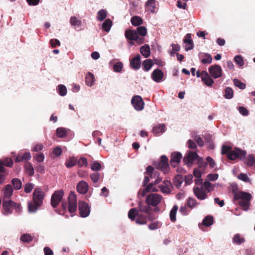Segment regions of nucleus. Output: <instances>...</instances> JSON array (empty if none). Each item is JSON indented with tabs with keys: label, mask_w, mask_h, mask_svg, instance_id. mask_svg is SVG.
I'll list each match as a JSON object with an SVG mask.
<instances>
[{
	"label": "nucleus",
	"mask_w": 255,
	"mask_h": 255,
	"mask_svg": "<svg viewBox=\"0 0 255 255\" xmlns=\"http://www.w3.org/2000/svg\"><path fill=\"white\" fill-rule=\"evenodd\" d=\"M232 192L234 194V200H240L239 204L241 206L244 211L249 210L252 199V195L250 193L238 191L237 187H233Z\"/></svg>",
	"instance_id": "1"
},
{
	"label": "nucleus",
	"mask_w": 255,
	"mask_h": 255,
	"mask_svg": "<svg viewBox=\"0 0 255 255\" xmlns=\"http://www.w3.org/2000/svg\"><path fill=\"white\" fill-rule=\"evenodd\" d=\"M44 193L40 188H36L33 193L32 201L28 202V211L30 213H35L43 204L44 198Z\"/></svg>",
	"instance_id": "2"
},
{
	"label": "nucleus",
	"mask_w": 255,
	"mask_h": 255,
	"mask_svg": "<svg viewBox=\"0 0 255 255\" xmlns=\"http://www.w3.org/2000/svg\"><path fill=\"white\" fill-rule=\"evenodd\" d=\"M221 153L222 154H227L228 158L230 160L244 159L246 156V152L238 148L232 149L230 146L223 145L222 148Z\"/></svg>",
	"instance_id": "3"
},
{
	"label": "nucleus",
	"mask_w": 255,
	"mask_h": 255,
	"mask_svg": "<svg viewBox=\"0 0 255 255\" xmlns=\"http://www.w3.org/2000/svg\"><path fill=\"white\" fill-rule=\"evenodd\" d=\"M62 207L64 210H67L71 213H74L77 210V198L76 194L71 192L68 197V206L66 202H62Z\"/></svg>",
	"instance_id": "4"
},
{
	"label": "nucleus",
	"mask_w": 255,
	"mask_h": 255,
	"mask_svg": "<svg viewBox=\"0 0 255 255\" xmlns=\"http://www.w3.org/2000/svg\"><path fill=\"white\" fill-rule=\"evenodd\" d=\"M2 206L4 211L3 214L4 215L11 214L12 213V208L15 209L19 208L18 204L11 200L3 199Z\"/></svg>",
	"instance_id": "5"
},
{
	"label": "nucleus",
	"mask_w": 255,
	"mask_h": 255,
	"mask_svg": "<svg viewBox=\"0 0 255 255\" xmlns=\"http://www.w3.org/2000/svg\"><path fill=\"white\" fill-rule=\"evenodd\" d=\"M162 200V197L157 193H151L147 196L145 202L148 205L155 207L158 205Z\"/></svg>",
	"instance_id": "6"
},
{
	"label": "nucleus",
	"mask_w": 255,
	"mask_h": 255,
	"mask_svg": "<svg viewBox=\"0 0 255 255\" xmlns=\"http://www.w3.org/2000/svg\"><path fill=\"white\" fill-rule=\"evenodd\" d=\"M198 157L196 152L188 151L185 154L183 161L188 167H190Z\"/></svg>",
	"instance_id": "7"
},
{
	"label": "nucleus",
	"mask_w": 255,
	"mask_h": 255,
	"mask_svg": "<svg viewBox=\"0 0 255 255\" xmlns=\"http://www.w3.org/2000/svg\"><path fill=\"white\" fill-rule=\"evenodd\" d=\"M64 192L62 190L55 191L52 195L51 204L52 207L55 208L62 201Z\"/></svg>",
	"instance_id": "8"
},
{
	"label": "nucleus",
	"mask_w": 255,
	"mask_h": 255,
	"mask_svg": "<svg viewBox=\"0 0 255 255\" xmlns=\"http://www.w3.org/2000/svg\"><path fill=\"white\" fill-rule=\"evenodd\" d=\"M131 103L134 109L137 111H140L144 108V103L139 96H134L132 97Z\"/></svg>",
	"instance_id": "9"
},
{
	"label": "nucleus",
	"mask_w": 255,
	"mask_h": 255,
	"mask_svg": "<svg viewBox=\"0 0 255 255\" xmlns=\"http://www.w3.org/2000/svg\"><path fill=\"white\" fill-rule=\"evenodd\" d=\"M78 208L81 217L85 218L89 215L90 213V208L86 202L80 201L79 202Z\"/></svg>",
	"instance_id": "10"
},
{
	"label": "nucleus",
	"mask_w": 255,
	"mask_h": 255,
	"mask_svg": "<svg viewBox=\"0 0 255 255\" xmlns=\"http://www.w3.org/2000/svg\"><path fill=\"white\" fill-rule=\"evenodd\" d=\"M222 70L221 67L218 65H214L210 66L209 68V73L211 76L217 79L222 76Z\"/></svg>",
	"instance_id": "11"
},
{
	"label": "nucleus",
	"mask_w": 255,
	"mask_h": 255,
	"mask_svg": "<svg viewBox=\"0 0 255 255\" xmlns=\"http://www.w3.org/2000/svg\"><path fill=\"white\" fill-rule=\"evenodd\" d=\"M163 72L158 69L154 70L151 75V79L156 83L161 82L163 81Z\"/></svg>",
	"instance_id": "12"
},
{
	"label": "nucleus",
	"mask_w": 255,
	"mask_h": 255,
	"mask_svg": "<svg viewBox=\"0 0 255 255\" xmlns=\"http://www.w3.org/2000/svg\"><path fill=\"white\" fill-rule=\"evenodd\" d=\"M193 192L196 197L200 200H205L207 197V193L204 191L202 186L201 187H195L193 188Z\"/></svg>",
	"instance_id": "13"
},
{
	"label": "nucleus",
	"mask_w": 255,
	"mask_h": 255,
	"mask_svg": "<svg viewBox=\"0 0 255 255\" xmlns=\"http://www.w3.org/2000/svg\"><path fill=\"white\" fill-rule=\"evenodd\" d=\"M182 154L180 152H174L171 155L170 165L173 167H176L179 163Z\"/></svg>",
	"instance_id": "14"
},
{
	"label": "nucleus",
	"mask_w": 255,
	"mask_h": 255,
	"mask_svg": "<svg viewBox=\"0 0 255 255\" xmlns=\"http://www.w3.org/2000/svg\"><path fill=\"white\" fill-rule=\"evenodd\" d=\"M140 58V55L137 54L130 60V66L132 68L135 70L140 68L141 65Z\"/></svg>",
	"instance_id": "15"
},
{
	"label": "nucleus",
	"mask_w": 255,
	"mask_h": 255,
	"mask_svg": "<svg viewBox=\"0 0 255 255\" xmlns=\"http://www.w3.org/2000/svg\"><path fill=\"white\" fill-rule=\"evenodd\" d=\"M158 187L162 193L169 194L171 192L170 188L172 187V185L170 181L165 180L163 181L162 184L160 185Z\"/></svg>",
	"instance_id": "16"
},
{
	"label": "nucleus",
	"mask_w": 255,
	"mask_h": 255,
	"mask_svg": "<svg viewBox=\"0 0 255 255\" xmlns=\"http://www.w3.org/2000/svg\"><path fill=\"white\" fill-rule=\"evenodd\" d=\"M3 199L10 200V198L13 194V188L10 184H7L2 190Z\"/></svg>",
	"instance_id": "17"
},
{
	"label": "nucleus",
	"mask_w": 255,
	"mask_h": 255,
	"mask_svg": "<svg viewBox=\"0 0 255 255\" xmlns=\"http://www.w3.org/2000/svg\"><path fill=\"white\" fill-rule=\"evenodd\" d=\"M88 189V185L87 183L84 181H80L77 185V191L82 194H84L87 193Z\"/></svg>",
	"instance_id": "18"
},
{
	"label": "nucleus",
	"mask_w": 255,
	"mask_h": 255,
	"mask_svg": "<svg viewBox=\"0 0 255 255\" xmlns=\"http://www.w3.org/2000/svg\"><path fill=\"white\" fill-rule=\"evenodd\" d=\"M184 42L187 44L185 45V50L188 51L192 49L194 47V44L191 39V34L187 33L186 35L185 38L184 40Z\"/></svg>",
	"instance_id": "19"
},
{
	"label": "nucleus",
	"mask_w": 255,
	"mask_h": 255,
	"mask_svg": "<svg viewBox=\"0 0 255 255\" xmlns=\"http://www.w3.org/2000/svg\"><path fill=\"white\" fill-rule=\"evenodd\" d=\"M137 33L135 30L128 29L125 32V36L130 40H135L137 38Z\"/></svg>",
	"instance_id": "20"
},
{
	"label": "nucleus",
	"mask_w": 255,
	"mask_h": 255,
	"mask_svg": "<svg viewBox=\"0 0 255 255\" xmlns=\"http://www.w3.org/2000/svg\"><path fill=\"white\" fill-rule=\"evenodd\" d=\"M86 84L87 86L91 87L93 85L95 79L94 75L90 72H88L86 75Z\"/></svg>",
	"instance_id": "21"
},
{
	"label": "nucleus",
	"mask_w": 255,
	"mask_h": 255,
	"mask_svg": "<svg viewBox=\"0 0 255 255\" xmlns=\"http://www.w3.org/2000/svg\"><path fill=\"white\" fill-rule=\"evenodd\" d=\"M165 129L166 127L164 124H159L153 127L152 131L154 134H157L164 132Z\"/></svg>",
	"instance_id": "22"
},
{
	"label": "nucleus",
	"mask_w": 255,
	"mask_h": 255,
	"mask_svg": "<svg viewBox=\"0 0 255 255\" xmlns=\"http://www.w3.org/2000/svg\"><path fill=\"white\" fill-rule=\"evenodd\" d=\"M138 210L141 212L148 214L151 211V208L148 205H144L141 203H139L138 205Z\"/></svg>",
	"instance_id": "23"
},
{
	"label": "nucleus",
	"mask_w": 255,
	"mask_h": 255,
	"mask_svg": "<svg viewBox=\"0 0 255 255\" xmlns=\"http://www.w3.org/2000/svg\"><path fill=\"white\" fill-rule=\"evenodd\" d=\"M199 57L201 59V62L203 64H210L212 61V58L211 56L208 53H202L199 55Z\"/></svg>",
	"instance_id": "24"
},
{
	"label": "nucleus",
	"mask_w": 255,
	"mask_h": 255,
	"mask_svg": "<svg viewBox=\"0 0 255 255\" xmlns=\"http://www.w3.org/2000/svg\"><path fill=\"white\" fill-rule=\"evenodd\" d=\"M140 52L145 58L148 57L150 54V48L148 45L144 44L140 48Z\"/></svg>",
	"instance_id": "25"
},
{
	"label": "nucleus",
	"mask_w": 255,
	"mask_h": 255,
	"mask_svg": "<svg viewBox=\"0 0 255 255\" xmlns=\"http://www.w3.org/2000/svg\"><path fill=\"white\" fill-rule=\"evenodd\" d=\"M112 24V21L110 19H106L102 24V27L103 30L106 32L110 31Z\"/></svg>",
	"instance_id": "26"
},
{
	"label": "nucleus",
	"mask_w": 255,
	"mask_h": 255,
	"mask_svg": "<svg viewBox=\"0 0 255 255\" xmlns=\"http://www.w3.org/2000/svg\"><path fill=\"white\" fill-rule=\"evenodd\" d=\"M11 184L13 185V189L16 190H19L22 187V182L21 181L17 178H14L11 180Z\"/></svg>",
	"instance_id": "27"
},
{
	"label": "nucleus",
	"mask_w": 255,
	"mask_h": 255,
	"mask_svg": "<svg viewBox=\"0 0 255 255\" xmlns=\"http://www.w3.org/2000/svg\"><path fill=\"white\" fill-rule=\"evenodd\" d=\"M178 209V206L177 205H174L170 211V219L172 222H175L176 220V215Z\"/></svg>",
	"instance_id": "28"
},
{
	"label": "nucleus",
	"mask_w": 255,
	"mask_h": 255,
	"mask_svg": "<svg viewBox=\"0 0 255 255\" xmlns=\"http://www.w3.org/2000/svg\"><path fill=\"white\" fill-rule=\"evenodd\" d=\"M107 16V11L105 9H101L97 12V19L99 21L104 20Z\"/></svg>",
	"instance_id": "29"
},
{
	"label": "nucleus",
	"mask_w": 255,
	"mask_h": 255,
	"mask_svg": "<svg viewBox=\"0 0 255 255\" xmlns=\"http://www.w3.org/2000/svg\"><path fill=\"white\" fill-rule=\"evenodd\" d=\"M130 22L135 26L140 25L143 23L142 19L138 16H134L131 18Z\"/></svg>",
	"instance_id": "30"
},
{
	"label": "nucleus",
	"mask_w": 255,
	"mask_h": 255,
	"mask_svg": "<svg viewBox=\"0 0 255 255\" xmlns=\"http://www.w3.org/2000/svg\"><path fill=\"white\" fill-rule=\"evenodd\" d=\"M147 9L151 12L153 13L155 12V0H148L145 4Z\"/></svg>",
	"instance_id": "31"
},
{
	"label": "nucleus",
	"mask_w": 255,
	"mask_h": 255,
	"mask_svg": "<svg viewBox=\"0 0 255 255\" xmlns=\"http://www.w3.org/2000/svg\"><path fill=\"white\" fill-rule=\"evenodd\" d=\"M56 133L58 137L63 138L66 135L67 130L64 128H58L56 130Z\"/></svg>",
	"instance_id": "32"
},
{
	"label": "nucleus",
	"mask_w": 255,
	"mask_h": 255,
	"mask_svg": "<svg viewBox=\"0 0 255 255\" xmlns=\"http://www.w3.org/2000/svg\"><path fill=\"white\" fill-rule=\"evenodd\" d=\"M77 162V160L75 157H70L65 162V165L66 167L70 168L75 166Z\"/></svg>",
	"instance_id": "33"
},
{
	"label": "nucleus",
	"mask_w": 255,
	"mask_h": 255,
	"mask_svg": "<svg viewBox=\"0 0 255 255\" xmlns=\"http://www.w3.org/2000/svg\"><path fill=\"white\" fill-rule=\"evenodd\" d=\"M245 241L244 238L241 237L239 234L235 235L233 238V242L238 245H241L244 243Z\"/></svg>",
	"instance_id": "34"
},
{
	"label": "nucleus",
	"mask_w": 255,
	"mask_h": 255,
	"mask_svg": "<svg viewBox=\"0 0 255 255\" xmlns=\"http://www.w3.org/2000/svg\"><path fill=\"white\" fill-rule=\"evenodd\" d=\"M153 63L151 60L150 59H147L144 60L143 62V70L145 71H149L151 68L152 67Z\"/></svg>",
	"instance_id": "35"
},
{
	"label": "nucleus",
	"mask_w": 255,
	"mask_h": 255,
	"mask_svg": "<svg viewBox=\"0 0 255 255\" xmlns=\"http://www.w3.org/2000/svg\"><path fill=\"white\" fill-rule=\"evenodd\" d=\"M138 210L136 208H131L128 212V217L131 220L134 221L135 217L138 215Z\"/></svg>",
	"instance_id": "36"
},
{
	"label": "nucleus",
	"mask_w": 255,
	"mask_h": 255,
	"mask_svg": "<svg viewBox=\"0 0 255 255\" xmlns=\"http://www.w3.org/2000/svg\"><path fill=\"white\" fill-rule=\"evenodd\" d=\"M137 216V217L135 220V222L137 224L142 225L146 222V216L139 214V212H138Z\"/></svg>",
	"instance_id": "37"
},
{
	"label": "nucleus",
	"mask_w": 255,
	"mask_h": 255,
	"mask_svg": "<svg viewBox=\"0 0 255 255\" xmlns=\"http://www.w3.org/2000/svg\"><path fill=\"white\" fill-rule=\"evenodd\" d=\"M203 224L207 227H209L213 224V218L211 216H206L203 220Z\"/></svg>",
	"instance_id": "38"
},
{
	"label": "nucleus",
	"mask_w": 255,
	"mask_h": 255,
	"mask_svg": "<svg viewBox=\"0 0 255 255\" xmlns=\"http://www.w3.org/2000/svg\"><path fill=\"white\" fill-rule=\"evenodd\" d=\"M70 24L74 26H80L81 25V21L79 20L76 17L72 16L70 19Z\"/></svg>",
	"instance_id": "39"
},
{
	"label": "nucleus",
	"mask_w": 255,
	"mask_h": 255,
	"mask_svg": "<svg viewBox=\"0 0 255 255\" xmlns=\"http://www.w3.org/2000/svg\"><path fill=\"white\" fill-rule=\"evenodd\" d=\"M224 97L226 99H230L233 97V91L230 87H227L225 90Z\"/></svg>",
	"instance_id": "40"
},
{
	"label": "nucleus",
	"mask_w": 255,
	"mask_h": 255,
	"mask_svg": "<svg viewBox=\"0 0 255 255\" xmlns=\"http://www.w3.org/2000/svg\"><path fill=\"white\" fill-rule=\"evenodd\" d=\"M157 168L160 169L165 174L167 173L169 170V167L168 163H159Z\"/></svg>",
	"instance_id": "41"
},
{
	"label": "nucleus",
	"mask_w": 255,
	"mask_h": 255,
	"mask_svg": "<svg viewBox=\"0 0 255 255\" xmlns=\"http://www.w3.org/2000/svg\"><path fill=\"white\" fill-rule=\"evenodd\" d=\"M58 90L59 94L61 96H65L67 92V88L64 85H58Z\"/></svg>",
	"instance_id": "42"
},
{
	"label": "nucleus",
	"mask_w": 255,
	"mask_h": 255,
	"mask_svg": "<svg viewBox=\"0 0 255 255\" xmlns=\"http://www.w3.org/2000/svg\"><path fill=\"white\" fill-rule=\"evenodd\" d=\"M123 68V64L121 62H118L113 65V70L115 72L120 73Z\"/></svg>",
	"instance_id": "43"
},
{
	"label": "nucleus",
	"mask_w": 255,
	"mask_h": 255,
	"mask_svg": "<svg viewBox=\"0 0 255 255\" xmlns=\"http://www.w3.org/2000/svg\"><path fill=\"white\" fill-rule=\"evenodd\" d=\"M199 204V203H197L195 199L192 198H189L187 202V206L190 208L195 207L197 205Z\"/></svg>",
	"instance_id": "44"
},
{
	"label": "nucleus",
	"mask_w": 255,
	"mask_h": 255,
	"mask_svg": "<svg viewBox=\"0 0 255 255\" xmlns=\"http://www.w3.org/2000/svg\"><path fill=\"white\" fill-rule=\"evenodd\" d=\"M245 163L248 166H252L255 164V159L252 155H249L246 159Z\"/></svg>",
	"instance_id": "45"
},
{
	"label": "nucleus",
	"mask_w": 255,
	"mask_h": 255,
	"mask_svg": "<svg viewBox=\"0 0 255 255\" xmlns=\"http://www.w3.org/2000/svg\"><path fill=\"white\" fill-rule=\"evenodd\" d=\"M136 31L137 34H139L141 36H145L147 33L146 28L144 26L138 27Z\"/></svg>",
	"instance_id": "46"
},
{
	"label": "nucleus",
	"mask_w": 255,
	"mask_h": 255,
	"mask_svg": "<svg viewBox=\"0 0 255 255\" xmlns=\"http://www.w3.org/2000/svg\"><path fill=\"white\" fill-rule=\"evenodd\" d=\"M233 82L234 85L236 87H238L240 89L243 90L246 88V84L245 83L241 82V81L238 79H234Z\"/></svg>",
	"instance_id": "47"
},
{
	"label": "nucleus",
	"mask_w": 255,
	"mask_h": 255,
	"mask_svg": "<svg viewBox=\"0 0 255 255\" xmlns=\"http://www.w3.org/2000/svg\"><path fill=\"white\" fill-rule=\"evenodd\" d=\"M202 81L204 82L206 86L209 87L212 86L214 82L213 79L211 77V76L207 78H202Z\"/></svg>",
	"instance_id": "48"
},
{
	"label": "nucleus",
	"mask_w": 255,
	"mask_h": 255,
	"mask_svg": "<svg viewBox=\"0 0 255 255\" xmlns=\"http://www.w3.org/2000/svg\"><path fill=\"white\" fill-rule=\"evenodd\" d=\"M91 168L93 171H99L101 168V165L98 161H94L91 164Z\"/></svg>",
	"instance_id": "49"
},
{
	"label": "nucleus",
	"mask_w": 255,
	"mask_h": 255,
	"mask_svg": "<svg viewBox=\"0 0 255 255\" xmlns=\"http://www.w3.org/2000/svg\"><path fill=\"white\" fill-rule=\"evenodd\" d=\"M34 184L32 183H26L24 187V192L26 193H30L34 188Z\"/></svg>",
	"instance_id": "50"
},
{
	"label": "nucleus",
	"mask_w": 255,
	"mask_h": 255,
	"mask_svg": "<svg viewBox=\"0 0 255 255\" xmlns=\"http://www.w3.org/2000/svg\"><path fill=\"white\" fill-rule=\"evenodd\" d=\"M26 170L27 174L29 176H31L33 175L34 173V170L31 163H29L28 165L26 166Z\"/></svg>",
	"instance_id": "51"
},
{
	"label": "nucleus",
	"mask_w": 255,
	"mask_h": 255,
	"mask_svg": "<svg viewBox=\"0 0 255 255\" xmlns=\"http://www.w3.org/2000/svg\"><path fill=\"white\" fill-rule=\"evenodd\" d=\"M153 177L157 178L154 182H153L154 185L161 182L162 179V178L159 176V173L157 171L154 172Z\"/></svg>",
	"instance_id": "52"
},
{
	"label": "nucleus",
	"mask_w": 255,
	"mask_h": 255,
	"mask_svg": "<svg viewBox=\"0 0 255 255\" xmlns=\"http://www.w3.org/2000/svg\"><path fill=\"white\" fill-rule=\"evenodd\" d=\"M172 49L169 51L171 56H173L175 54V52L179 51L180 49V46L178 44H172L171 45Z\"/></svg>",
	"instance_id": "53"
},
{
	"label": "nucleus",
	"mask_w": 255,
	"mask_h": 255,
	"mask_svg": "<svg viewBox=\"0 0 255 255\" xmlns=\"http://www.w3.org/2000/svg\"><path fill=\"white\" fill-rule=\"evenodd\" d=\"M194 139L199 146L202 147L204 146V142L200 135H195Z\"/></svg>",
	"instance_id": "54"
},
{
	"label": "nucleus",
	"mask_w": 255,
	"mask_h": 255,
	"mask_svg": "<svg viewBox=\"0 0 255 255\" xmlns=\"http://www.w3.org/2000/svg\"><path fill=\"white\" fill-rule=\"evenodd\" d=\"M238 178L239 179L246 182L250 181V180L248 175L246 174L243 173H240L238 176Z\"/></svg>",
	"instance_id": "55"
},
{
	"label": "nucleus",
	"mask_w": 255,
	"mask_h": 255,
	"mask_svg": "<svg viewBox=\"0 0 255 255\" xmlns=\"http://www.w3.org/2000/svg\"><path fill=\"white\" fill-rule=\"evenodd\" d=\"M234 60L240 66H242L244 64V60L241 56L237 55L234 57Z\"/></svg>",
	"instance_id": "56"
},
{
	"label": "nucleus",
	"mask_w": 255,
	"mask_h": 255,
	"mask_svg": "<svg viewBox=\"0 0 255 255\" xmlns=\"http://www.w3.org/2000/svg\"><path fill=\"white\" fill-rule=\"evenodd\" d=\"M161 224L159 222H156L150 224L148 226V228L151 230H154L159 228L161 226Z\"/></svg>",
	"instance_id": "57"
},
{
	"label": "nucleus",
	"mask_w": 255,
	"mask_h": 255,
	"mask_svg": "<svg viewBox=\"0 0 255 255\" xmlns=\"http://www.w3.org/2000/svg\"><path fill=\"white\" fill-rule=\"evenodd\" d=\"M77 163L80 167H82L83 166H87L88 165L87 159L85 157H81L78 161H77Z\"/></svg>",
	"instance_id": "58"
},
{
	"label": "nucleus",
	"mask_w": 255,
	"mask_h": 255,
	"mask_svg": "<svg viewBox=\"0 0 255 255\" xmlns=\"http://www.w3.org/2000/svg\"><path fill=\"white\" fill-rule=\"evenodd\" d=\"M100 176V174L97 172L93 173L90 175L91 179L94 183H97L98 181Z\"/></svg>",
	"instance_id": "59"
},
{
	"label": "nucleus",
	"mask_w": 255,
	"mask_h": 255,
	"mask_svg": "<svg viewBox=\"0 0 255 255\" xmlns=\"http://www.w3.org/2000/svg\"><path fill=\"white\" fill-rule=\"evenodd\" d=\"M154 185L153 182L149 183L145 188V190H147L148 192H156L158 191V189H156L154 186Z\"/></svg>",
	"instance_id": "60"
},
{
	"label": "nucleus",
	"mask_w": 255,
	"mask_h": 255,
	"mask_svg": "<svg viewBox=\"0 0 255 255\" xmlns=\"http://www.w3.org/2000/svg\"><path fill=\"white\" fill-rule=\"evenodd\" d=\"M187 145L188 148L191 149H195L197 148L196 143L192 139H189L187 141Z\"/></svg>",
	"instance_id": "61"
},
{
	"label": "nucleus",
	"mask_w": 255,
	"mask_h": 255,
	"mask_svg": "<svg viewBox=\"0 0 255 255\" xmlns=\"http://www.w3.org/2000/svg\"><path fill=\"white\" fill-rule=\"evenodd\" d=\"M20 240L23 242H28L32 240V237L28 234H24L21 237Z\"/></svg>",
	"instance_id": "62"
},
{
	"label": "nucleus",
	"mask_w": 255,
	"mask_h": 255,
	"mask_svg": "<svg viewBox=\"0 0 255 255\" xmlns=\"http://www.w3.org/2000/svg\"><path fill=\"white\" fill-rule=\"evenodd\" d=\"M53 152L56 157H58L62 154V149L60 146H57L54 148Z\"/></svg>",
	"instance_id": "63"
},
{
	"label": "nucleus",
	"mask_w": 255,
	"mask_h": 255,
	"mask_svg": "<svg viewBox=\"0 0 255 255\" xmlns=\"http://www.w3.org/2000/svg\"><path fill=\"white\" fill-rule=\"evenodd\" d=\"M146 173L150 177V178H153V167L151 166H148L146 169Z\"/></svg>",
	"instance_id": "64"
}]
</instances>
